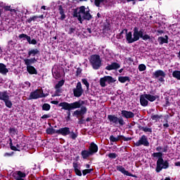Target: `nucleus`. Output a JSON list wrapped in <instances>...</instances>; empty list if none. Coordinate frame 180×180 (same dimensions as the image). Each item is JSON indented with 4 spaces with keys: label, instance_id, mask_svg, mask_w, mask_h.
Listing matches in <instances>:
<instances>
[{
    "label": "nucleus",
    "instance_id": "1",
    "mask_svg": "<svg viewBox=\"0 0 180 180\" xmlns=\"http://www.w3.org/2000/svg\"><path fill=\"white\" fill-rule=\"evenodd\" d=\"M121 116L118 117L116 116V115H108V120H109L110 124H114L115 126H117V124H120V126L122 127L126 124V122H124V119H133L135 115L134 112L131 111H127L126 110H122L121 111Z\"/></svg>",
    "mask_w": 180,
    "mask_h": 180
},
{
    "label": "nucleus",
    "instance_id": "2",
    "mask_svg": "<svg viewBox=\"0 0 180 180\" xmlns=\"http://www.w3.org/2000/svg\"><path fill=\"white\" fill-rule=\"evenodd\" d=\"M125 37L129 44H131V43H134L135 41H139L140 39H143L145 41L151 39L150 35L147 34H144L143 29H140V30H139V27H134L133 34L131 32H129Z\"/></svg>",
    "mask_w": 180,
    "mask_h": 180
},
{
    "label": "nucleus",
    "instance_id": "3",
    "mask_svg": "<svg viewBox=\"0 0 180 180\" xmlns=\"http://www.w3.org/2000/svg\"><path fill=\"white\" fill-rule=\"evenodd\" d=\"M162 155V152L153 153L151 155V157H153V158H158L155 168V171L158 174H159V172H161L162 169H168V168H169V162H168V160H164Z\"/></svg>",
    "mask_w": 180,
    "mask_h": 180
},
{
    "label": "nucleus",
    "instance_id": "4",
    "mask_svg": "<svg viewBox=\"0 0 180 180\" xmlns=\"http://www.w3.org/2000/svg\"><path fill=\"white\" fill-rule=\"evenodd\" d=\"M82 105H85V101L79 100L71 103L62 102L58 104V106L62 108V109H64V110H68L66 112L68 116L71 117V110H74V109H79Z\"/></svg>",
    "mask_w": 180,
    "mask_h": 180
},
{
    "label": "nucleus",
    "instance_id": "5",
    "mask_svg": "<svg viewBox=\"0 0 180 180\" xmlns=\"http://www.w3.org/2000/svg\"><path fill=\"white\" fill-rule=\"evenodd\" d=\"M157 99H160V96L153 95V93L150 91L149 94H144L140 96V104L143 108H146V106H148V101L155 102Z\"/></svg>",
    "mask_w": 180,
    "mask_h": 180
},
{
    "label": "nucleus",
    "instance_id": "6",
    "mask_svg": "<svg viewBox=\"0 0 180 180\" xmlns=\"http://www.w3.org/2000/svg\"><path fill=\"white\" fill-rule=\"evenodd\" d=\"M0 101H3L6 108H8V109H11L12 106H13V103H12V101H11V97L9 96V93H8V91L6 90L0 91Z\"/></svg>",
    "mask_w": 180,
    "mask_h": 180
},
{
    "label": "nucleus",
    "instance_id": "7",
    "mask_svg": "<svg viewBox=\"0 0 180 180\" xmlns=\"http://www.w3.org/2000/svg\"><path fill=\"white\" fill-rule=\"evenodd\" d=\"M89 61L94 70H99L101 65H102V60H101V56L99 55H91Z\"/></svg>",
    "mask_w": 180,
    "mask_h": 180
},
{
    "label": "nucleus",
    "instance_id": "8",
    "mask_svg": "<svg viewBox=\"0 0 180 180\" xmlns=\"http://www.w3.org/2000/svg\"><path fill=\"white\" fill-rule=\"evenodd\" d=\"M46 94L43 92V89H38L34 91H32L30 94L29 101H32V99H39V98H45Z\"/></svg>",
    "mask_w": 180,
    "mask_h": 180
},
{
    "label": "nucleus",
    "instance_id": "9",
    "mask_svg": "<svg viewBox=\"0 0 180 180\" xmlns=\"http://www.w3.org/2000/svg\"><path fill=\"white\" fill-rule=\"evenodd\" d=\"M79 9V13H82L83 15L82 17V20H91V19H92V15L89 13V8L85 11L86 8H85L84 6H82Z\"/></svg>",
    "mask_w": 180,
    "mask_h": 180
},
{
    "label": "nucleus",
    "instance_id": "10",
    "mask_svg": "<svg viewBox=\"0 0 180 180\" xmlns=\"http://www.w3.org/2000/svg\"><path fill=\"white\" fill-rule=\"evenodd\" d=\"M167 74L164 70H155L153 74V78H158V82H165V77Z\"/></svg>",
    "mask_w": 180,
    "mask_h": 180
},
{
    "label": "nucleus",
    "instance_id": "11",
    "mask_svg": "<svg viewBox=\"0 0 180 180\" xmlns=\"http://www.w3.org/2000/svg\"><path fill=\"white\" fill-rule=\"evenodd\" d=\"M94 5L97 6V8L103 5V6L108 9V8L113 5V1L112 0H94Z\"/></svg>",
    "mask_w": 180,
    "mask_h": 180
},
{
    "label": "nucleus",
    "instance_id": "12",
    "mask_svg": "<svg viewBox=\"0 0 180 180\" xmlns=\"http://www.w3.org/2000/svg\"><path fill=\"white\" fill-rule=\"evenodd\" d=\"M136 147H140V146H144V147H148L150 146V142H148V138L147 136L142 135L138 141L134 143Z\"/></svg>",
    "mask_w": 180,
    "mask_h": 180
},
{
    "label": "nucleus",
    "instance_id": "13",
    "mask_svg": "<svg viewBox=\"0 0 180 180\" xmlns=\"http://www.w3.org/2000/svg\"><path fill=\"white\" fill-rule=\"evenodd\" d=\"M84 94V89H82V84L81 82H77L76 88L73 89V95L75 98H80Z\"/></svg>",
    "mask_w": 180,
    "mask_h": 180
},
{
    "label": "nucleus",
    "instance_id": "14",
    "mask_svg": "<svg viewBox=\"0 0 180 180\" xmlns=\"http://www.w3.org/2000/svg\"><path fill=\"white\" fill-rule=\"evenodd\" d=\"M80 108L81 109L79 110H76L75 111H74V112L72 113V116H75L77 117H78L79 116H81V117L79 119H84V115L86 113V112L88 111V109L84 105H82Z\"/></svg>",
    "mask_w": 180,
    "mask_h": 180
},
{
    "label": "nucleus",
    "instance_id": "15",
    "mask_svg": "<svg viewBox=\"0 0 180 180\" xmlns=\"http://www.w3.org/2000/svg\"><path fill=\"white\" fill-rule=\"evenodd\" d=\"M37 60H39V58L34 57L31 58H25L23 61L25 65H26V67H29L32 66L33 64H36V63H37Z\"/></svg>",
    "mask_w": 180,
    "mask_h": 180
},
{
    "label": "nucleus",
    "instance_id": "16",
    "mask_svg": "<svg viewBox=\"0 0 180 180\" xmlns=\"http://www.w3.org/2000/svg\"><path fill=\"white\" fill-rule=\"evenodd\" d=\"M57 134H61L62 136H68L71 131L70 130V127H65L63 128H60L57 129Z\"/></svg>",
    "mask_w": 180,
    "mask_h": 180
},
{
    "label": "nucleus",
    "instance_id": "17",
    "mask_svg": "<svg viewBox=\"0 0 180 180\" xmlns=\"http://www.w3.org/2000/svg\"><path fill=\"white\" fill-rule=\"evenodd\" d=\"M98 145H96V143L94 142H91L89 146V151L90 153L94 155V154H96V153H98Z\"/></svg>",
    "mask_w": 180,
    "mask_h": 180
},
{
    "label": "nucleus",
    "instance_id": "18",
    "mask_svg": "<svg viewBox=\"0 0 180 180\" xmlns=\"http://www.w3.org/2000/svg\"><path fill=\"white\" fill-rule=\"evenodd\" d=\"M117 171H119V172H121V174H123L124 175H126L127 176H134L131 173L129 172V171L126 170L123 166H116Z\"/></svg>",
    "mask_w": 180,
    "mask_h": 180
},
{
    "label": "nucleus",
    "instance_id": "19",
    "mask_svg": "<svg viewBox=\"0 0 180 180\" xmlns=\"http://www.w3.org/2000/svg\"><path fill=\"white\" fill-rule=\"evenodd\" d=\"M120 68V64L114 62L112 63L110 65H108L105 67V70L108 71H112V70H119Z\"/></svg>",
    "mask_w": 180,
    "mask_h": 180
},
{
    "label": "nucleus",
    "instance_id": "20",
    "mask_svg": "<svg viewBox=\"0 0 180 180\" xmlns=\"http://www.w3.org/2000/svg\"><path fill=\"white\" fill-rule=\"evenodd\" d=\"M36 56H40V51L37 49H32L28 51L27 58L30 57H36Z\"/></svg>",
    "mask_w": 180,
    "mask_h": 180
},
{
    "label": "nucleus",
    "instance_id": "21",
    "mask_svg": "<svg viewBox=\"0 0 180 180\" xmlns=\"http://www.w3.org/2000/svg\"><path fill=\"white\" fill-rule=\"evenodd\" d=\"M9 72V70L6 68V65L0 63V74L1 75H6Z\"/></svg>",
    "mask_w": 180,
    "mask_h": 180
},
{
    "label": "nucleus",
    "instance_id": "22",
    "mask_svg": "<svg viewBox=\"0 0 180 180\" xmlns=\"http://www.w3.org/2000/svg\"><path fill=\"white\" fill-rule=\"evenodd\" d=\"M27 72L30 75H37V70L34 66H27Z\"/></svg>",
    "mask_w": 180,
    "mask_h": 180
},
{
    "label": "nucleus",
    "instance_id": "23",
    "mask_svg": "<svg viewBox=\"0 0 180 180\" xmlns=\"http://www.w3.org/2000/svg\"><path fill=\"white\" fill-rule=\"evenodd\" d=\"M73 17L77 18L79 23H82L84 22V20H82V16L81 15V13H79V11H78V9L76 8L73 11Z\"/></svg>",
    "mask_w": 180,
    "mask_h": 180
},
{
    "label": "nucleus",
    "instance_id": "24",
    "mask_svg": "<svg viewBox=\"0 0 180 180\" xmlns=\"http://www.w3.org/2000/svg\"><path fill=\"white\" fill-rule=\"evenodd\" d=\"M72 165L76 175H77L78 176H82V172H81V170H79V169H78V163L73 162Z\"/></svg>",
    "mask_w": 180,
    "mask_h": 180
},
{
    "label": "nucleus",
    "instance_id": "25",
    "mask_svg": "<svg viewBox=\"0 0 180 180\" xmlns=\"http://www.w3.org/2000/svg\"><path fill=\"white\" fill-rule=\"evenodd\" d=\"M81 155L83 158V160H88L89 157H91V155H92L89 150H83L82 152H81Z\"/></svg>",
    "mask_w": 180,
    "mask_h": 180
},
{
    "label": "nucleus",
    "instance_id": "26",
    "mask_svg": "<svg viewBox=\"0 0 180 180\" xmlns=\"http://www.w3.org/2000/svg\"><path fill=\"white\" fill-rule=\"evenodd\" d=\"M159 44H168V35H165V38L163 37H159L158 39Z\"/></svg>",
    "mask_w": 180,
    "mask_h": 180
},
{
    "label": "nucleus",
    "instance_id": "27",
    "mask_svg": "<svg viewBox=\"0 0 180 180\" xmlns=\"http://www.w3.org/2000/svg\"><path fill=\"white\" fill-rule=\"evenodd\" d=\"M119 82H121V84H124V82H130V77L129 76H120L118 77Z\"/></svg>",
    "mask_w": 180,
    "mask_h": 180
},
{
    "label": "nucleus",
    "instance_id": "28",
    "mask_svg": "<svg viewBox=\"0 0 180 180\" xmlns=\"http://www.w3.org/2000/svg\"><path fill=\"white\" fill-rule=\"evenodd\" d=\"M58 12L60 15V20H64V19H65V14L64 13V8H63V6H58Z\"/></svg>",
    "mask_w": 180,
    "mask_h": 180
},
{
    "label": "nucleus",
    "instance_id": "29",
    "mask_svg": "<svg viewBox=\"0 0 180 180\" xmlns=\"http://www.w3.org/2000/svg\"><path fill=\"white\" fill-rule=\"evenodd\" d=\"M126 33V36H127V34H129V32H128V30H127V29H124V30H122V32L120 33V34H117V40H122V39H123V33Z\"/></svg>",
    "mask_w": 180,
    "mask_h": 180
},
{
    "label": "nucleus",
    "instance_id": "30",
    "mask_svg": "<svg viewBox=\"0 0 180 180\" xmlns=\"http://www.w3.org/2000/svg\"><path fill=\"white\" fill-rule=\"evenodd\" d=\"M19 39H26L27 41L30 44V42L32 41V38L30 36H28L26 34H21L18 36Z\"/></svg>",
    "mask_w": 180,
    "mask_h": 180
},
{
    "label": "nucleus",
    "instance_id": "31",
    "mask_svg": "<svg viewBox=\"0 0 180 180\" xmlns=\"http://www.w3.org/2000/svg\"><path fill=\"white\" fill-rule=\"evenodd\" d=\"M131 139V137H125L123 135H118L117 136V141H120V140H123L124 141H130Z\"/></svg>",
    "mask_w": 180,
    "mask_h": 180
},
{
    "label": "nucleus",
    "instance_id": "32",
    "mask_svg": "<svg viewBox=\"0 0 180 180\" xmlns=\"http://www.w3.org/2000/svg\"><path fill=\"white\" fill-rule=\"evenodd\" d=\"M106 82H107L106 76L101 77L100 79V85L101 86H102V88H105V86H106Z\"/></svg>",
    "mask_w": 180,
    "mask_h": 180
},
{
    "label": "nucleus",
    "instance_id": "33",
    "mask_svg": "<svg viewBox=\"0 0 180 180\" xmlns=\"http://www.w3.org/2000/svg\"><path fill=\"white\" fill-rule=\"evenodd\" d=\"M57 134V130L53 127H49L46 129V134Z\"/></svg>",
    "mask_w": 180,
    "mask_h": 180
},
{
    "label": "nucleus",
    "instance_id": "34",
    "mask_svg": "<svg viewBox=\"0 0 180 180\" xmlns=\"http://www.w3.org/2000/svg\"><path fill=\"white\" fill-rule=\"evenodd\" d=\"M39 19V17L37 15H33L32 17H30V18L26 20V22L27 23H32V22H36Z\"/></svg>",
    "mask_w": 180,
    "mask_h": 180
},
{
    "label": "nucleus",
    "instance_id": "35",
    "mask_svg": "<svg viewBox=\"0 0 180 180\" xmlns=\"http://www.w3.org/2000/svg\"><path fill=\"white\" fill-rule=\"evenodd\" d=\"M172 77L176 78V79L180 80V70H174L172 72Z\"/></svg>",
    "mask_w": 180,
    "mask_h": 180
},
{
    "label": "nucleus",
    "instance_id": "36",
    "mask_svg": "<svg viewBox=\"0 0 180 180\" xmlns=\"http://www.w3.org/2000/svg\"><path fill=\"white\" fill-rule=\"evenodd\" d=\"M105 78L108 84H109L116 82V79H115V78H113L112 76H105Z\"/></svg>",
    "mask_w": 180,
    "mask_h": 180
},
{
    "label": "nucleus",
    "instance_id": "37",
    "mask_svg": "<svg viewBox=\"0 0 180 180\" xmlns=\"http://www.w3.org/2000/svg\"><path fill=\"white\" fill-rule=\"evenodd\" d=\"M103 28L105 30H110V22H109V20H105V22H104Z\"/></svg>",
    "mask_w": 180,
    "mask_h": 180
},
{
    "label": "nucleus",
    "instance_id": "38",
    "mask_svg": "<svg viewBox=\"0 0 180 180\" xmlns=\"http://www.w3.org/2000/svg\"><path fill=\"white\" fill-rule=\"evenodd\" d=\"M51 109V105L49 103H44L42 105V110H45L46 112H49Z\"/></svg>",
    "mask_w": 180,
    "mask_h": 180
},
{
    "label": "nucleus",
    "instance_id": "39",
    "mask_svg": "<svg viewBox=\"0 0 180 180\" xmlns=\"http://www.w3.org/2000/svg\"><path fill=\"white\" fill-rule=\"evenodd\" d=\"M69 135L70 139H72V140H77V138L78 137V134L74 132V131H70Z\"/></svg>",
    "mask_w": 180,
    "mask_h": 180
},
{
    "label": "nucleus",
    "instance_id": "40",
    "mask_svg": "<svg viewBox=\"0 0 180 180\" xmlns=\"http://www.w3.org/2000/svg\"><path fill=\"white\" fill-rule=\"evenodd\" d=\"M15 177H17V178H26V173L22 172V171H18L17 172V176Z\"/></svg>",
    "mask_w": 180,
    "mask_h": 180
},
{
    "label": "nucleus",
    "instance_id": "41",
    "mask_svg": "<svg viewBox=\"0 0 180 180\" xmlns=\"http://www.w3.org/2000/svg\"><path fill=\"white\" fill-rule=\"evenodd\" d=\"M10 148L13 151H20V149L16 148V146H13V143H12V139H10Z\"/></svg>",
    "mask_w": 180,
    "mask_h": 180
},
{
    "label": "nucleus",
    "instance_id": "42",
    "mask_svg": "<svg viewBox=\"0 0 180 180\" xmlns=\"http://www.w3.org/2000/svg\"><path fill=\"white\" fill-rule=\"evenodd\" d=\"M152 120H155V122H158L162 117V115H151Z\"/></svg>",
    "mask_w": 180,
    "mask_h": 180
},
{
    "label": "nucleus",
    "instance_id": "43",
    "mask_svg": "<svg viewBox=\"0 0 180 180\" xmlns=\"http://www.w3.org/2000/svg\"><path fill=\"white\" fill-rule=\"evenodd\" d=\"M82 82L85 85L86 90L89 91V82H88V80L86 79H82Z\"/></svg>",
    "mask_w": 180,
    "mask_h": 180
},
{
    "label": "nucleus",
    "instance_id": "44",
    "mask_svg": "<svg viewBox=\"0 0 180 180\" xmlns=\"http://www.w3.org/2000/svg\"><path fill=\"white\" fill-rule=\"evenodd\" d=\"M8 130H9L10 134H13V136H15V134H18V129H16V128L15 127L10 128Z\"/></svg>",
    "mask_w": 180,
    "mask_h": 180
},
{
    "label": "nucleus",
    "instance_id": "45",
    "mask_svg": "<svg viewBox=\"0 0 180 180\" xmlns=\"http://www.w3.org/2000/svg\"><path fill=\"white\" fill-rule=\"evenodd\" d=\"M65 82V79L60 80L58 82V84H56L55 88H61V86H63V85H64Z\"/></svg>",
    "mask_w": 180,
    "mask_h": 180
},
{
    "label": "nucleus",
    "instance_id": "46",
    "mask_svg": "<svg viewBox=\"0 0 180 180\" xmlns=\"http://www.w3.org/2000/svg\"><path fill=\"white\" fill-rule=\"evenodd\" d=\"M56 90L55 91L54 96H60V94H63V90L60 88H55Z\"/></svg>",
    "mask_w": 180,
    "mask_h": 180
},
{
    "label": "nucleus",
    "instance_id": "47",
    "mask_svg": "<svg viewBox=\"0 0 180 180\" xmlns=\"http://www.w3.org/2000/svg\"><path fill=\"white\" fill-rule=\"evenodd\" d=\"M92 171H94V169H84L82 171V174L84 176H85V175L88 174H91V172H92Z\"/></svg>",
    "mask_w": 180,
    "mask_h": 180
},
{
    "label": "nucleus",
    "instance_id": "48",
    "mask_svg": "<svg viewBox=\"0 0 180 180\" xmlns=\"http://www.w3.org/2000/svg\"><path fill=\"white\" fill-rule=\"evenodd\" d=\"M139 70L140 71V72H143V71H146V68H147V67L146 66V65H144V64H140L139 65Z\"/></svg>",
    "mask_w": 180,
    "mask_h": 180
},
{
    "label": "nucleus",
    "instance_id": "49",
    "mask_svg": "<svg viewBox=\"0 0 180 180\" xmlns=\"http://www.w3.org/2000/svg\"><path fill=\"white\" fill-rule=\"evenodd\" d=\"M110 143H117L118 141L117 137H115L113 135H111L109 138Z\"/></svg>",
    "mask_w": 180,
    "mask_h": 180
},
{
    "label": "nucleus",
    "instance_id": "50",
    "mask_svg": "<svg viewBox=\"0 0 180 180\" xmlns=\"http://www.w3.org/2000/svg\"><path fill=\"white\" fill-rule=\"evenodd\" d=\"M4 9L6 11V12H8V11H10V12H16V10L15 9H11V6H5Z\"/></svg>",
    "mask_w": 180,
    "mask_h": 180
},
{
    "label": "nucleus",
    "instance_id": "51",
    "mask_svg": "<svg viewBox=\"0 0 180 180\" xmlns=\"http://www.w3.org/2000/svg\"><path fill=\"white\" fill-rule=\"evenodd\" d=\"M117 157V154L115 153H111L108 154V158L111 160H115Z\"/></svg>",
    "mask_w": 180,
    "mask_h": 180
},
{
    "label": "nucleus",
    "instance_id": "52",
    "mask_svg": "<svg viewBox=\"0 0 180 180\" xmlns=\"http://www.w3.org/2000/svg\"><path fill=\"white\" fill-rule=\"evenodd\" d=\"M75 30H77V27H70L68 31V34H72V33H75Z\"/></svg>",
    "mask_w": 180,
    "mask_h": 180
},
{
    "label": "nucleus",
    "instance_id": "53",
    "mask_svg": "<svg viewBox=\"0 0 180 180\" xmlns=\"http://www.w3.org/2000/svg\"><path fill=\"white\" fill-rule=\"evenodd\" d=\"M165 106L167 108L171 105V103H169V97H165Z\"/></svg>",
    "mask_w": 180,
    "mask_h": 180
},
{
    "label": "nucleus",
    "instance_id": "54",
    "mask_svg": "<svg viewBox=\"0 0 180 180\" xmlns=\"http://www.w3.org/2000/svg\"><path fill=\"white\" fill-rule=\"evenodd\" d=\"M143 131L145 133H153V129L152 128H148V127H143Z\"/></svg>",
    "mask_w": 180,
    "mask_h": 180
},
{
    "label": "nucleus",
    "instance_id": "55",
    "mask_svg": "<svg viewBox=\"0 0 180 180\" xmlns=\"http://www.w3.org/2000/svg\"><path fill=\"white\" fill-rule=\"evenodd\" d=\"M81 72H82V69H81V68H78L76 70V77H79V75H81Z\"/></svg>",
    "mask_w": 180,
    "mask_h": 180
},
{
    "label": "nucleus",
    "instance_id": "56",
    "mask_svg": "<svg viewBox=\"0 0 180 180\" xmlns=\"http://www.w3.org/2000/svg\"><path fill=\"white\" fill-rule=\"evenodd\" d=\"M78 124H84L85 123V120L84 119H79L78 118Z\"/></svg>",
    "mask_w": 180,
    "mask_h": 180
},
{
    "label": "nucleus",
    "instance_id": "57",
    "mask_svg": "<svg viewBox=\"0 0 180 180\" xmlns=\"http://www.w3.org/2000/svg\"><path fill=\"white\" fill-rule=\"evenodd\" d=\"M13 155V152H11V153H6L4 155V157H12Z\"/></svg>",
    "mask_w": 180,
    "mask_h": 180
},
{
    "label": "nucleus",
    "instance_id": "58",
    "mask_svg": "<svg viewBox=\"0 0 180 180\" xmlns=\"http://www.w3.org/2000/svg\"><path fill=\"white\" fill-rule=\"evenodd\" d=\"M51 117L50 115L45 114L41 117V119H49Z\"/></svg>",
    "mask_w": 180,
    "mask_h": 180
},
{
    "label": "nucleus",
    "instance_id": "59",
    "mask_svg": "<svg viewBox=\"0 0 180 180\" xmlns=\"http://www.w3.org/2000/svg\"><path fill=\"white\" fill-rule=\"evenodd\" d=\"M30 44H33L34 46L37 44V41L35 39H32L31 40V42H30Z\"/></svg>",
    "mask_w": 180,
    "mask_h": 180
},
{
    "label": "nucleus",
    "instance_id": "60",
    "mask_svg": "<svg viewBox=\"0 0 180 180\" xmlns=\"http://www.w3.org/2000/svg\"><path fill=\"white\" fill-rule=\"evenodd\" d=\"M86 32H88L89 34H92V30L91 28H87L86 31L84 32V33H86Z\"/></svg>",
    "mask_w": 180,
    "mask_h": 180
},
{
    "label": "nucleus",
    "instance_id": "61",
    "mask_svg": "<svg viewBox=\"0 0 180 180\" xmlns=\"http://www.w3.org/2000/svg\"><path fill=\"white\" fill-rule=\"evenodd\" d=\"M168 152V146L166 145L165 146H164L163 148V153H167Z\"/></svg>",
    "mask_w": 180,
    "mask_h": 180
},
{
    "label": "nucleus",
    "instance_id": "62",
    "mask_svg": "<svg viewBox=\"0 0 180 180\" xmlns=\"http://www.w3.org/2000/svg\"><path fill=\"white\" fill-rule=\"evenodd\" d=\"M51 103H52V105H58V101H51Z\"/></svg>",
    "mask_w": 180,
    "mask_h": 180
},
{
    "label": "nucleus",
    "instance_id": "63",
    "mask_svg": "<svg viewBox=\"0 0 180 180\" xmlns=\"http://www.w3.org/2000/svg\"><path fill=\"white\" fill-rule=\"evenodd\" d=\"M161 150H162V146H158L156 148V151H161Z\"/></svg>",
    "mask_w": 180,
    "mask_h": 180
},
{
    "label": "nucleus",
    "instance_id": "64",
    "mask_svg": "<svg viewBox=\"0 0 180 180\" xmlns=\"http://www.w3.org/2000/svg\"><path fill=\"white\" fill-rule=\"evenodd\" d=\"M175 167H180V162H176L174 163Z\"/></svg>",
    "mask_w": 180,
    "mask_h": 180
}]
</instances>
